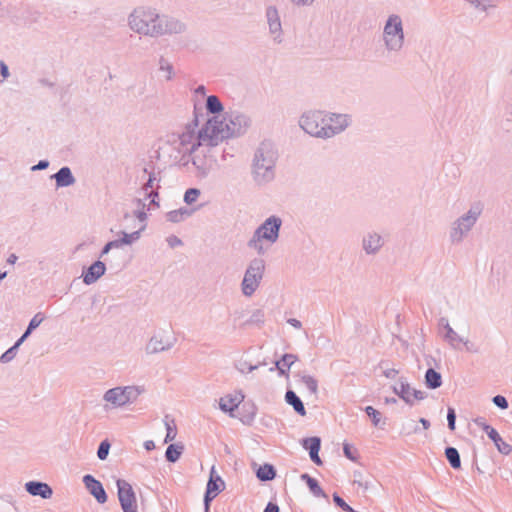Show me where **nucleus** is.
Returning a JSON list of instances; mask_svg holds the SVG:
<instances>
[{
  "label": "nucleus",
  "mask_w": 512,
  "mask_h": 512,
  "mask_svg": "<svg viewBox=\"0 0 512 512\" xmlns=\"http://www.w3.org/2000/svg\"><path fill=\"white\" fill-rule=\"evenodd\" d=\"M129 28L143 36L158 38L166 35L182 34L186 31V24L179 19L158 13L150 6L134 8L127 18Z\"/></svg>",
  "instance_id": "nucleus-1"
},
{
  "label": "nucleus",
  "mask_w": 512,
  "mask_h": 512,
  "mask_svg": "<svg viewBox=\"0 0 512 512\" xmlns=\"http://www.w3.org/2000/svg\"><path fill=\"white\" fill-rule=\"evenodd\" d=\"M198 126V107L197 104H194V119L186 124L183 131L177 135V150L183 156L192 155L201 146H217L214 134L211 133L212 127L209 124V119L200 129Z\"/></svg>",
  "instance_id": "nucleus-2"
},
{
  "label": "nucleus",
  "mask_w": 512,
  "mask_h": 512,
  "mask_svg": "<svg viewBox=\"0 0 512 512\" xmlns=\"http://www.w3.org/2000/svg\"><path fill=\"white\" fill-rule=\"evenodd\" d=\"M278 152L270 141L260 143L254 153L252 163L253 180L258 185H265L275 178V166Z\"/></svg>",
  "instance_id": "nucleus-3"
},
{
  "label": "nucleus",
  "mask_w": 512,
  "mask_h": 512,
  "mask_svg": "<svg viewBox=\"0 0 512 512\" xmlns=\"http://www.w3.org/2000/svg\"><path fill=\"white\" fill-rule=\"evenodd\" d=\"M209 124L212 127L214 141L218 145L225 139L243 135L249 128L251 120L243 113L231 112L222 120H219V116L209 118Z\"/></svg>",
  "instance_id": "nucleus-4"
},
{
  "label": "nucleus",
  "mask_w": 512,
  "mask_h": 512,
  "mask_svg": "<svg viewBox=\"0 0 512 512\" xmlns=\"http://www.w3.org/2000/svg\"><path fill=\"white\" fill-rule=\"evenodd\" d=\"M282 219L279 216L271 215L256 228L252 237L247 242L250 249L255 250L259 255L265 254L263 242L274 244L279 239Z\"/></svg>",
  "instance_id": "nucleus-5"
},
{
  "label": "nucleus",
  "mask_w": 512,
  "mask_h": 512,
  "mask_svg": "<svg viewBox=\"0 0 512 512\" xmlns=\"http://www.w3.org/2000/svg\"><path fill=\"white\" fill-rule=\"evenodd\" d=\"M382 40L389 53H398L403 49L405 33L402 18L398 14L388 16L383 27Z\"/></svg>",
  "instance_id": "nucleus-6"
},
{
  "label": "nucleus",
  "mask_w": 512,
  "mask_h": 512,
  "mask_svg": "<svg viewBox=\"0 0 512 512\" xmlns=\"http://www.w3.org/2000/svg\"><path fill=\"white\" fill-rule=\"evenodd\" d=\"M482 210V205L480 203H476L453 223L449 235L452 244H459L463 241L464 237L467 236L476 224Z\"/></svg>",
  "instance_id": "nucleus-7"
},
{
  "label": "nucleus",
  "mask_w": 512,
  "mask_h": 512,
  "mask_svg": "<svg viewBox=\"0 0 512 512\" xmlns=\"http://www.w3.org/2000/svg\"><path fill=\"white\" fill-rule=\"evenodd\" d=\"M326 112L321 110H309L299 118V126L310 136L326 139L325 131Z\"/></svg>",
  "instance_id": "nucleus-8"
},
{
  "label": "nucleus",
  "mask_w": 512,
  "mask_h": 512,
  "mask_svg": "<svg viewBox=\"0 0 512 512\" xmlns=\"http://www.w3.org/2000/svg\"><path fill=\"white\" fill-rule=\"evenodd\" d=\"M265 270V261L254 258L250 261L242 280L241 288L245 296H251L257 290Z\"/></svg>",
  "instance_id": "nucleus-9"
},
{
  "label": "nucleus",
  "mask_w": 512,
  "mask_h": 512,
  "mask_svg": "<svg viewBox=\"0 0 512 512\" xmlns=\"http://www.w3.org/2000/svg\"><path fill=\"white\" fill-rule=\"evenodd\" d=\"M117 495L123 512H138L136 494L126 480L118 479L116 481Z\"/></svg>",
  "instance_id": "nucleus-10"
},
{
  "label": "nucleus",
  "mask_w": 512,
  "mask_h": 512,
  "mask_svg": "<svg viewBox=\"0 0 512 512\" xmlns=\"http://www.w3.org/2000/svg\"><path fill=\"white\" fill-rule=\"evenodd\" d=\"M265 19L268 25L269 35L273 42L275 44H282L284 41V31L278 8L275 5L266 6Z\"/></svg>",
  "instance_id": "nucleus-11"
},
{
  "label": "nucleus",
  "mask_w": 512,
  "mask_h": 512,
  "mask_svg": "<svg viewBox=\"0 0 512 512\" xmlns=\"http://www.w3.org/2000/svg\"><path fill=\"white\" fill-rule=\"evenodd\" d=\"M325 131L326 139L332 138L343 132L351 124V116L341 113L326 112Z\"/></svg>",
  "instance_id": "nucleus-12"
},
{
  "label": "nucleus",
  "mask_w": 512,
  "mask_h": 512,
  "mask_svg": "<svg viewBox=\"0 0 512 512\" xmlns=\"http://www.w3.org/2000/svg\"><path fill=\"white\" fill-rule=\"evenodd\" d=\"M83 483L89 493L97 500L99 504L107 502L108 496L102 485L93 475L86 474L83 476Z\"/></svg>",
  "instance_id": "nucleus-13"
},
{
  "label": "nucleus",
  "mask_w": 512,
  "mask_h": 512,
  "mask_svg": "<svg viewBox=\"0 0 512 512\" xmlns=\"http://www.w3.org/2000/svg\"><path fill=\"white\" fill-rule=\"evenodd\" d=\"M383 245V237L377 232H368L362 239V248L367 255L377 254Z\"/></svg>",
  "instance_id": "nucleus-14"
},
{
  "label": "nucleus",
  "mask_w": 512,
  "mask_h": 512,
  "mask_svg": "<svg viewBox=\"0 0 512 512\" xmlns=\"http://www.w3.org/2000/svg\"><path fill=\"white\" fill-rule=\"evenodd\" d=\"M245 395L241 390L237 391L235 395H225L220 398L219 408L225 413H229L231 417H234L233 412L239 407L241 402L244 400Z\"/></svg>",
  "instance_id": "nucleus-15"
},
{
  "label": "nucleus",
  "mask_w": 512,
  "mask_h": 512,
  "mask_svg": "<svg viewBox=\"0 0 512 512\" xmlns=\"http://www.w3.org/2000/svg\"><path fill=\"white\" fill-rule=\"evenodd\" d=\"M106 272V265L101 260L93 262L86 270L82 272L83 283L91 285L95 283Z\"/></svg>",
  "instance_id": "nucleus-16"
},
{
  "label": "nucleus",
  "mask_w": 512,
  "mask_h": 512,
  "mask_svg": "<svg viewBox=\"0 0 512 512\" xmlns=\"http://www.w3.org/2000/svg\"><path fill=\"white\" fill-rule=\"evenodd\" d=\"M175 339L169 340L158 333L154 334L146 345V352L148 354H156L171 349L174 345Z\"/></svg>",
  "instance_id": "nucleus-17"
},
{
  "label": "nucleus",
  "mask_w": 512,
  "mask_h": 512,
  "mask_svg": "<svg viewBox=\"0 0 512 512\" xmlns=\"http://www.w3.org/2000/svg\"><path fill=\"white\" fill-rule=\"evenodd\" d=\"M25 490L31 496H38L42 499H50L53 495V490L45 482L42 481H29L25 483Z\"/></svg>",
  "instance_id": "nucleus-18"
},
{
  "label": "nucleus",
  "mask_w": 512,
  "mask_h": 512,
  "mask_svg": "<svg viewBox=\"0 0 512 512\" xmlns=\"http://www.w3.org/2000/svg\"><path fill=\"white\" fill-rule=\"evenodd\" d=\"M298 360V356L295 354L286 353L283 354L282 357L275 361V366L271 367L269 370L272 372L274 370L278 371L280 376L288 377V372L291 366Z\"/></svg>",
  "instance_id": "nucleus-19"
},
{
  "label": "nucleus",
  "mask_w": 512,
  "mask_h": 512,
  "mask_svg": "<svg viewBox=\"0 0 512 512\" xmlns=\"http://www.w3.org/2000/svg\"><path fill=\"white\" fill-rule=\"evenodd\" d=\"M55 179L58 188L69 187L76 181L71 169L68 166L61 167L55 174L52 175Z\"/></svg>",
  "instance_id": "nucleus-20"
},
{
  "label": "nucleus",
  "mask_w": 512,
  "mask_h": 512,
  "mask_svg": "<svg viewBox=\"0 0 512 512\" xmlns=\"http://www.w3.org/2000/svg\"><path fill=\"white\" fill-rule=\"evenodd\" d=\"M103 399L106 402L111 403L114 407H122L127 405L122 387L120 386L107 390L103 395Z\"/></svg>",
  "instance_id": "nucleus-21"
},
{
  "label": "nucleus",
  "mask_w": 512,
  "mask_h": 512,
  "mask_svg": "<svg viewBox=\"0 0 512 512\" xmlns=\"http://www.w3.org/2000/svg\"><path fill=\"white\" fill-rule=\"evenodd\" d=\"M392 390L407 405H409V406L414 405L413 398L411 397V387H410L409 383L404 378H401L399 386H393Z\"/></svg>",
  "instance_id": "nucleus-22"
},
{
  "label": "nucleus",
  "mask_w": 512,
  "mask_h": 512,
  "mask_svg": "<svg viewBox=\"0 0 512 512\" xmlns=\"http://www.w3.org/2000/svg\"><path fill=\"white\" fill-rule=\"evenodd\" d=\"M285 401L287 404L293 407L294 411L300 415H306V409L301 398L291 389H288L285 393Z\"/></svg>",
  "instance_id": "nucleus-23"
},
{
  "label": "nucleus",
  "mask_w": 512,
  "mask_h": 512,
  "mask_svg": "<svg viewBox=\"0 0 512 512\" xmlns=\"http://www.w3.org/2000/svg\"><path fill=\"white\" fill-rule=\"evenodd\" d=\"M424 383L428 389L435 390L441 387L442 375L433 368H428L424 375Z\"/></svg>",
  "instance_id": "nucleus-24"
},
{
  "label": "nucleus",
  "mask_w": 512,
  "mask_h": 512,
  "mask_svg": "<svg viewBox=\"0 0 512 512\" xmlns=\"http://www.w3.org/2000/svg\"><path fill=\"white\" fill-rule=\"evenodd\" d=\"M214 473H215V469H214V467H212L211 472H210V477H209V480L206 485V489L209 492L215 493L216 495H218L225 489V483L220 476H218V475L215 476Z\"/></svg>",
  "instance_id": "nucleus-25"
},
{
  "label": "nucleus",
  "mask_w": 512,
  "mask_h": 512,
  "mask_svg": "<svg viewBox=\"0 0 512 512\" xmlns=\"http://www.w3.org/2000/svg\"><path fill=\"white\" fill-rule=\"evenodd\" d=\"M489 439L494 443L501 454L509 455L512 452V446L502 439L497 430L489 432Z\"/></svg>",
  "instance_id": "nucleus-26"
},
{
  "label": "nucleus",
  "mask_w": 512,
  "mask_h": 512,
  "mask_svg": "<svg viewBox=\"0 0 512 512\" xmlns=\"http://www.w3.org/2000/svg\"><path fill=\"white\" fill-rule=\"evenodd\" d=\"M256 477L262 482L271 481L276 477V469L272 464L265 463L257 469Z\"/></svg>",
  "instance_id": "nucleus-27"
},
{
  "label": "nucleus",
  "mask_w": 512,
  "mask_h": 512,
  "mask_svg": "<svg viewBox=\"0 0 512 512\" xmlns=\"http://www.w3.org/2000/svg\"><path fill=\"white\" fill-rule=\"evenodd\" d=\"M205 108L209 114L214 116H218L224 110L222 102L216 95H209L206 98Z\"/></svg>",
  "instance_id": "nucleus-28"
},
{
  "label": "nucleus",
  "mask_w": 512,
  "mask_h": 512,
  "mask_svg": "<svg viewBox=\"0 0 512 512\" xmlns=\"http://www.w3.org/2000/svg\"><path fill=\"white\" fill-rule=\"evenodd\" d=\"M184 451V445L180 443L170 444L165 451L166 461L175 463L179 460Z\"/></svg>",
  "instance_id": "nucleus-29"
},
{
  "label": "nucleus",
  "mask_w": 512,
  "mask_h": 512,
  "mask_svg": "<svg viewBox=\"0 0 512 512\" xmlns=\"http://www.w3.org/2000/svg\"><path fill=\"white\" fill-rule=\"evenodd\" d=\"M192 214V211L188 208L182 207L177 210H171L166 213V219L169 222L172 223H179L183 220H185L187 217H189Z\"/></svg>",
  "instance_id": "nucleus-30"
},
{
  "label": "nucleus",
  "mask_w": 512,
  "mask_h": 512,
  "mask_svg": "<svg viewBox=\"0 0 512 512\" xmlns=\"http://www.w3.org/2000/svg\"><path fill=\"white\" fill-rule=\"evenodd\" d=\"M445 457L453 469L461 468V458L455 447L447 446L444 451Z\"/></svg>",
  "instance_id": "nucleus-31"
},
{
  "label": "nucleus",
  "mask_w": 512,
  "mask_h": 512,
  "mask_svg": "<svg viewBox=\"0 0 512 512\" xmlns=\"http://www.w3.org/2000/svg\"><path fill=\"white\" fill-rule=\"evenodd\" d=\"M126 404L133 403L144 392V388L140 386L122 387Z\"/></svg>",
  "instance_id": "nucleus-32"
},
{
  "label": "nucleus",
  "mask_w": 512,
  "mask_h": 512,
  "mask_svg": "<svg viewBox=\"0 0 512 512\" xmlns=\"http://www.w3.org/2000/svg\"><path fill=\"white\" fill-rule=\"evenodd\" d=\"M265 322V313L262 309H256L251 316L243 323V326H262Z\"/></svg>",
  "instance_id": "nucleus-33"
},
{
  "label": "nucleus",
  "mask_w": 512,
  "mask_h": 512,
  "mask_svg": "<svg viewBox=\"0 0 512 512\" xmlns=\"http://www.w3.org/2000/svg\"><path fill=\"white\" fill-rule=\"evenodd\" d=\"M301 444L309 453L313 451H320L321 449V439L317 436L304 438Z\"/></svg>",
  "instance_id": "nucleus-34"
},
{
  "label": "nucleus",
  "mask_w": 512,
  "mask_h": 512,
  "mask_svg": "<svg viewBox=\"0 0 512 512\" xmlns=\"http://www.w3.org/2000/svg\"><path fill=\"white\" fill-rule=\"evenodd\" d=\"M165 427H166V436L164 439L165 443L171 442L176 438L177 428L173 419H169L168 415L165 416L164 419Z\"/></svg>",
  "instance_id": "nucleus-35"
},
{
  "label": "nucleus",
  "mask_w": 512,
  "mask_h": 512,
  "mask_svg": "<svg viewBox=\"0 0 512 512\" xmlns=\"http://www.w3.org/2000/svg\"><path fill=\"white\" fill-rule=\"evenodd\" d=\"M444 340L454 349H457L458 345L463 342V338L460 337L452 327L446 331Z\"/></svg>",
  "instance_id": "nucleus-36"
},
{
  "label": "nucleus",
  "mask_w": 512,
  "mask_h": 512,
  "mask_svg": "<svg viewBox=\"0 0 512 512\" xmlns=\"http://www.w3.org/2000/svg\"><path fill=\"white\" fill-rule=\"evenodd\" d=\"M192 164L197 170V174L200 177H206L209 173V167L206 164L205 160L202 158H199L197 156L192 157L191 159Z\"/></svg>",
  "instance_id": "nucleus-37"
},
{
  "label": "nucleus",
  "mask_w": 512,
  "mask_h": 512,
  "mask_svg": "<svg viewBox=\"0 0 512 512\" xmlns=\"http://www.w3.org/2000/svg\"><path fill=\"white\" fill-rule=\"evenodd\" d=\"M243 410L245 411V414L240 418L241 422L243 424H251L256 416L257 408L254 404H251L247 407V405H243Z\"/></svg>",
  "instance_id": "nucleus-38"
},
{
  "label": "nucleus",
  "mask_w": 512,
  "mask_h": 512,
  "mask_svg": "<svg viewBox=\"0 0 512 512\" xmlns=\"http://www.w3.org/2000/svg\"><path fill=\"white\" fill-rule=\"evenodd\" d=\"M45 317L41 312L36 313L32 319L29 321V324L24 331L26 335H31V333L44 321Z\"/></svg>",
  "instance_id": "nucleus-39"
},
{
  "label": "nucleus",
  "mask_w": 512,
  "mask_h": 512,
  "mask_svg": "<svg viewBox=\"0 0 512 512\" xmlns=\"http://www.w3.org/2000/svg\"><path fill=\"white\" fill-rule=\"evenodd\" d=\"M301 382L307 387L311 394H317L318 381L311 375H302Z\"/></svg>",
  "instance_id": "nucleus-40"
},
{
  "label": "nucleus",
  "mask_w": 512,
  "mask_h": 512,
  "mask_svg": "<svg viewBox=\"0 0 512 512\" xmlns=\"http://www.w3.org/2000/svg\"><path fill=\"white\" fill-rule=\"evenodd\" d=\"M145 229V225H143L139 230L134 231L132 233L122 232V242L124 245H131L133 242L137 241L141 232Z\"/></svg>",
  "instance_id": "nucleus-41"
},
{
  "label": "nucleus",
  "mask_w": 512,
  "mask_h": 512,
  "mask_svg": "<svg viewBox=\"0 0 512 512\" xmlns=\"http://www.w3.org/2000/svg\"><path fill=\"white\" fill-rule=\"evenodd\" d=\"M159 70L167 72L166 79L171 80L174 76L173 65L163 56L159 58Z\"/></svg>",
  "instance_id": "nucleus-42"
},
{
  "label": "nucleus",
  "mask_w": 512,
  "mask_h": 512,
  "mask_svg": "<svg viewBox=\"0 0 512 512\" xmlns=\"http://www.w3.org/2000/svg\"><path fill=\"white\" fill-rule=\"evenodd\" d=\"M110 448L111 443L108 439L101 441L97 449V457L102 461L106 460L109 455Z\"/></svg>",
  "instance_id": "nucleus-43"
},
{
  "label": "nucleus",
  "mask_w": 512,
  "mask_h": 512,
  "mask_svg": "<svg viewBox=\"0 0 512 512\" xmlns=\"http://www.w3.org/2000/svg\"><path fill=\"white\" fill-rule=\"evenodd\" d=\"M307 486L310 492L315 497H322L328 499L327 494L324 492V490L321 488V486L319 485L318 481L315 478L312 481L308 482Z\"/></svg>",
  "instance_id": "nucleus-44"
},
{
  "label": "nucleus",
  "mask_w": 512,
  "mask_h": 512,
  "mask_svg": "<svg viewBox=\"0 0 512 512\" xmlns=\"http://www.w3.org/2000/svg\"><path fill=\"white\" fill-rule=\"evenodd\" d=\"M364 411L371 418L373 425L378 427L381 421V413L372 406H366Z\"/></svg>",
  "instance_id": "nucleus-45"
},
{
  "label": "nucleus",
  "mask_w": 512,
  "mask_h": 512,
  "mask_svg": "<svg viewBox=\"0 0 512 512\" xmlns=\"http://www.w3.org/2000/svg\"><path fill=\"white\" fill-rule=\"evenodd\" d=\"M200 190L198 188H189L185 191L184 194V202L187 205H191L196 202L197 198L200 196Z\"/></svg>",
  "instance_id": "nucleus-46"
},
{
  "label": "nucleus",
  "mask_w": 512,
  "mask_h": 512,
  "mask_svg": "<svg viewBox=\"0 0 512 512\" xmlns=\"http://www.w3.org/2000/svg\"><path fill=\"white\" fill-rule=\"evenodd\" d=\"M471 5H473L476 9L481 11H486L489 7H494L495 0H466Z\"/></svg>",
  "instance_id": "nucleus-47"
},
{
  "label": "nucleus",
  "mask_w": 512,
  "mask_h": 512,
  "mask_svg": "<svg viewBox=\"0 0 512 512\" xmlns=\"http://www.w3.org/2000/svg\"><path fill=\"white\" fill-rule=\"evenodd\" d=\"M17 352H18V348L17 346H11L10 348H8L1 356H0V362L1 363H8L10 361H12L16 355H17Z\"/></svg>",
  "instance_id": "nucleus-48"
},
{
  "label": "nucleus",
  "mask_w": 512,
  "mask_h": 512,
  "mask_svg": "<svg viewBox=\"0 0 512 512\" xmlns=\"http://www.w3.org/2000/svg\"><path fill=\"white\" fill-rule=\"evenodd\" d=\"M474 423L477 427L481 428L489 437V432H494L496 429L490 426L484 417H477L474 419Z\"/></svg>",
  "instance_id": "nucleus-49"
},
{
  "label": "nucleus",
  "mask_w": 512,
  "mask_h": 512,
  "mask_svg": "<svg viewBox=\"0 0 512 512\" xmlns=\"http://www.w3.org/2000/svg\"><path fill=\"white\" fill-rule=\"evenodd\" d=\"M474 423L477 427L481 428L489 437V432H494L496 429L490 426L484 417H477L474 419Z\"/></svg>",
  "instance_id": "nucleus-50"
},
{
  "label": "nucleus",
  "mask_w": 512,
  "mask_h": 512,
  "mask_svg": "<svg viewBox=\"0 0 512 512\" xmlns=\"http://www.w3.org/2000/svg\"><path fill=\"white\" fill-rule=\"evenodd\" d=\"M333 501H334L335 505L337 507L341 508L342 510H344L346 512H354V509L350 505H348L344 501V499L338 495V493L333 494Z\"/></svg>",
  "instance_id": "nucleus-51"
},
{
  "label": "nucleus",
  "mask_w": 512,
  "mask_h": 512,
  "mask_svg": "<svg viewBox=\"0 0 512 512\" xmlns=\"http://www.w3.org/2000/svg\"><path fill=\"white\" fill-rule=\"evenodd\" d=\"M447 422H448V428L451 431H454L456 428V411L452 407H449L447 410Z\"/></svg>",
  "instance_id": "nucleus-52"
},
{
  "label": "nucleus",
  "mask_w": 512,
  "mask_h": 512,
  "mask_svg": "<svg viewBox=\"0 0 512 512\" xmlns=\"http://www.w3.org/2000/svg\"><path fill=\"white\" fill-rule=\"evenodd\" d=\"M492 402L495 406H497L498 408H500L502 410L507 409L509 406L508 400L503 395L494 396L492 398Z\"/></svg>",
  "instance_id": "nucleus-53"
},
{
  "label": "nucleus",
  "mask_w": 512,
  "mask_h": 512,
  "mask_svg": "<svg viewBox=\"0 0 512 512\" xmlns=\"http://www.w3.org/2000/svg\"><path fill=\"white\" fill-rule=\"evenodd\" d=\"M143 171L149 176L147 182L143 185V189L147 191L149 188H153L154 181H156L157 178L154 171H149L147 167H145ZM158 181H160V179H158Z\"/></svg>",
  "instance_id": "nucleus-54"
},
{
  "label": "nucleus",
  "mask_w": 512,
  "mask_h": 512,
  "mask_svg": "<svg viewBox=\"0 0 512 512\" xmlns=\"http://www.w3.org/2000/svg\"><path fill=\"white\" fill-rule=\"evenodd\" d=\"M216 496L217 495L215 493H211L207 489L205 490V493H204V510H205V512H209L210 504Z\"/></svg>",
  "instance_id": "nucleus-55"
},
{
  "label": "nucleus",
  "mask_w": 512,
  "mask_h": 512,
  "mask_svg": "<svg viewBox=\"0 0 512 512\" xmlns=\"http://www.w3.org/2000/svg\"><path fill=\"white\" fill-rule=\"evenodd\" d=\"M0 76L2 77L1 82L10 77L9 66L4 61H0Z\"/></svg>",
  "instance_id": "nucleus-56"
},
{
  "label": "nucleus",
  "mask_w": 512,
  "mask_h": 512,
  "mask_svg": "<svg viewBox=\"0 0 512 512\" xmlns=\"http://www.w3.org/2000/svg\"><path fill=\"white\" fill-rule=\"evenodd\" d=\"M166 241L171 248L181 246L183 244L182 240L175 235H170L167 237Z\"/></svg>",
  "instance_id": "nucleus-57"
},
{
  "label": "nucleus",
  "mask_w": 512,
  "mask_h": 512,
  "mask_svg": "<svg viewBox=\"0 0 512 512\" xmlns=\"http://www.w3.org/2000/svg\"><path fill=\"white\" fill-rule=\"evenodd\" d=\"M426 396L427 394L425 392L411 388V397L413 398L414 402L415 400H424Z\"/></svg>",
  "instance_id": "nucleus-58"
},
{
  "label": "nucleus",
  "mask_w": 512,
  "mask_h": 512,
  "mask_svg": "<svg viewBox=\"0 0 512 512\" xmlns=\"http://www.w3.org/2000/svg\"><path fill=\"white\" fill-rule=\"evenodd\" d=\"M159 188V185H157V188L155 190H151L150 192H148L146 194V198H150L151 199V205H155V206H159V203L156 201V198H158L159 194H158V191L157 189Z\"/></svg>",
  "instance_id": "nucleus-59"
},
{
  "label": "nucleus",
  "mask_w": 512,
  "mask_h": 512,
  "mask_svg": "<svg viewBox=\"0 0 512 512\" xmlns=\"http://www.w3.org/2000/svg\"><path fill=\"white\" fill-rule=\"evenodd\" d=\"M343 453H344V455H345L348 459H350V460H352V461H355V460H356V456H355V454L352 452V448H351V446H350L349 444H347V443H345V444L343 445Z\"/></svg>",
  "instance_id": "nucleus-60"
},
{
  "label": "nucleus",
  "mask_w": 512,
  "mask_h": 512,
  "mask_svg": "<svg viewBox=\"0 0 512 512\" xmlns=\"http://www.w3.org/2000/svg\"><path fill=\"white\" fill-rule=\"evenodd\" d=\"M462 343L465 345V348L468 352H471V353L479 352V348L474 343L470 342L469 340L463 339Z\"/></svg>",
  "instance_id": "nucleus-61"
},
{
  "label": "nucleus",
  "mask_w": 512,
  "mask_h": 512,
  "mask_svg": "<svg viewBox=\"0 0 512 512\" xmlns=\"http://www.w3.org/2000/svg\"><path fill=\"white\" fill-rule=\"evenodd\" d=\"M49 166L48 160H40L37 164L31 167L32 171H38V170H44L47 169Z\"/></svg>",
  "instance_id": "nucleus-62"
},
{
  "label": "nucleus",
  "mask_w": 512,
  "mask_h": 512,
  "mask_svg": "<svg viewBox=\"0 0 512 512\" xmlns=\"http://www.w3.org/2000/svg\"><path fill=\"white\" fill-rule=\"evenodd\" d=\"M310 459L313 463H315L318 466H321L323 464L320 456L319 451H313L309 453Z\"/></svg>",
  "instance_id": "nucleus-63"
},
{
  "label": "nucleus",
  "mask_w": 512,
  "mask_h": 512,
  "mask_svg": "<svg viewBox=\"0 0 512 512\" xmlns=\"http://www.w3.org/2000/svg\"><path fill=\"white\" fill-rule=\"evenodd\" d=\"M264 512H279V506L276 503L269 502L266 505Z\"/></svg>",
  "instance_id": "nucleus-64"
}]
</instances>
